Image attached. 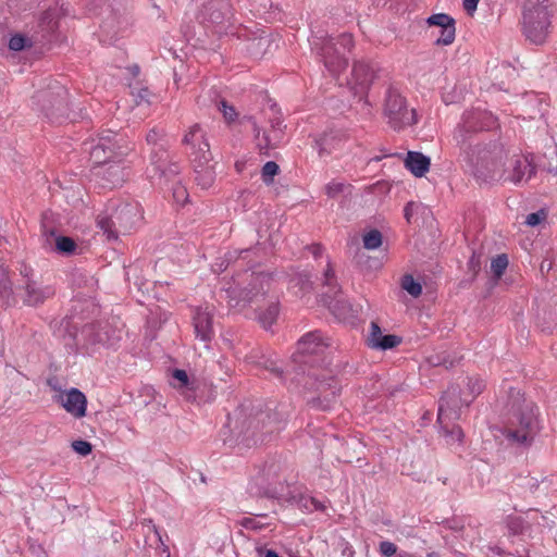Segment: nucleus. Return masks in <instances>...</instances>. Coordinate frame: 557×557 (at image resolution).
<instances>
[{
	"instance_id": "nucleus-50",
	"label": "nucleus",
	"mask_w": 557,
	"mask_h": 557,
	"mask_svg": "<svg viewBox=\"0 0 557 557\" xmlns=\"http://www.w3.org/2000/svg\"><path fill=\"white\" fill-rule=\"evenodd\" d=\"M164 132L163 129H159V128H152L148 132L147 136H146V140L149 145H158L159 143H161L164 138Z\"/></svg>"
},
{
	"instance_id": "nucleus-34",
	"label": "nucleus",
	"mask_w": 557,
	"mask_h": 557,
	"mask_svg": "<svg viewBox=\"0 0 557 557\" xmlns=\"http://www.w3.org/2000/svg\"><path fill=\"white\" fill-rule=\"evenodd\" d=\"M362 240L366 249L374 250L382 245V234L377 230H371L363 235Z\"/></svg>"
},
{
	"instance_id": "nucleus-38",
	"label": "nucleus",
	"mask_w": 557,
	"mask_h": 557,
	"mask_svg": "<svg viewBox=\"0 0 557 557\" xmlns=\"http://www.w3.org/2000/svg\"><path fill=\"white\" fill-rule=\"evenodd\" d=\"M350 186L339 181H331L325 186V193L330 198H335L344 194Z\"/></svg>"
},
{
	"instance_id": "nucleus-59",
	"label": "nucleus",
	"mask_w": 557,
	"mask_h": 557,
	"mask_svg": "<svg viewBox=\"0 0 557 557\" xmlns=\"http://www.w3.org/2000/svg\"><path fill=\"white\" fill-rule=\"evenodd\" d=\"M21 275L24 277V281L27 278H35L33 275V270L29 267L24 265L21 270Z\"/></svg>"
},
{
	"instance_id": "nucleus-63",
	"label": "nucleus",
	"mask_w": 557,
	"mask_h": 557,
	"mask_svg": "<svg viewBox=\"0 0 557 557\" xmlns=\"http://www.w3.org/2000/svg\"><path fill=\"white\" fill-rule=\"evenodd\" d=\"M253 132H255L256 136L258 137L260 134V129L257 124H253Z\"/></svg>"
},
{
	"instance_id": "nucleus-47",
	"label": "nucleus",
	"mask_w": 557,
	"mask_h": 557,
	"mask_svg": "<svg viewBox=\"0 0 557 557\" xmlns=\"http://www.w3.org/2000/svg\"><path fill=\"white\" fill-rule=\"evenodd\" d=\"M55 16L57 13L54 10H48L44 12L41 23L42 25L46 26L47 30H54V28L57 27Z\"/></svg>"
},
{
	"instance_id": "nucleus-2",
	"label": "nucleus",
	"mask_w": 557,
	"mask_h": 557,
	"mask_svg": "<svg viewBox=\"0 0 557 557\" xmlns=\"http://www.w3.org/2000/svg\"><path fill=\"white\" fill-rule=\"evenodd\" d=\"M143 220V210L138 202L112 201L98 214L97 226L108 239H117L120 235L131 233Z\"/></svg>"
},
{
	"instance_id": "nucleus-39",
	"label": "nucleus",
	"mask_w": 557,
	"mask_h": 557,
	"mask_svg": "<svg viewBox=\"0 0 557 557\" xmlns=\"http://www.w3.org/2000/svg\"><path fill=\"white\" fill-rule=\"evenodd\" d=\"M214 103H215L218 110L222 112V114L227 123L235 121V119L237 117V112L233 106H228L227 102L223 99H221L219 101L216 100V101H214Z\"/></svg>"
},
{
	"instance_id": "nucleus-30",
	"label": "nucleus",
	"mask_w": 557,
	"mask_h": 557,
	"mask_svg": "<svg viewBox=\"0 0 557 557\" xmlns=\"http://www.w3.org/2000/svg\"><path fill=\"white\" fill-rule=\"evenodd\" d=\"M278 311V304L271 302L267 309L259 312L258 320L264 329H270L275 323Z\"/></svg>"
},
{
	"instance_id": "nucleus-57",
	"label": "nucleus",
	"mask_w": 557,
	"mask_h": 557,
	"mask_svg": "<svg viewBox=\"0 0 557 557\" xmlns=\"http://www.w3.org/2000/svg\"><path fill=\"white\" fill-rule=\"evenodd\" d=\"M430 362L433 364V366H444L446 369H448L449 367L453 366V362L451 361H446L445 359L441 360L440 357H436V358H431L430 359Z\"/></svg>"
},
{
	"instance_id": "nucleus-21",
	"label": "nucleus",
	"mask_w": 557,
	"mask_h": 557,
	"mask_svg": "<svg viewBox=\"0 0 557 557\" xmlns=\"http://www.w3.org/2000/svg\"><path fill=\"white\" fill-rule=\"evenodd\" d=\"M508 172L505 174L504 182L520 184L528 182L534 173V166L531 161L523 156H513L507 163Z\"/></svg>"
},
{
	"instance_id": "nucleus-14",
	"label": "nucleus",
	"mask_w": 557,
	"mask_h": 557,
	"mask_svg": "<svg viewBox=\"0 0 557 557\" xmlns=\"http://www.w3.org/2000/svg\"><path fill=\"white\" fill-rule=\"evenodd\" d=\"M54 295L52 286L44 284L36 278H27L18 287L16 294L25 306L38 307Z\"/></svg>"
},
{
	"instance_id": "nucleus-26",
	"label": "nucleus",
	"mask_w": 557,
	"mask_h": 557,
	"mask_svg": "<svg viewBox=\"0 0 557 557\" xmlns=\"http://www.w3.org/2000/svg\"><path fill=\"white\" fill-rule=\"evenodd\" d=\"M0 298L7 307L17 305V296L13 289L9 270L4 264H0Z\"/></svg>"
},
{
	"instance_id": "nucleus-40",
	"label": "nucleus",
	"mask_w": 557,
	"mask_h": 557,
	"mask_svg": "<svg viewBox=\"0 0 557 557\" xmlns=\"http://www.w3.org/2000/svg\"><path fill=\"white\" fill-rule=\"evenodd\" d=\"M278 173V165L274 161H268L261 171L262 180L265 184H271L273 177Z\"/></svg>"
},
{
	"instance_id": "nucleus-22",
	"label": "nucleus",
	"mask_w": 557,
	"mask_h": 557,
	"mask_svg": "<svg viewBox=\"0 0 557 557\" xmlns=\"http://www.w3.org/2000/svg\"><path fill=\"white\" fill-rule=\"evenodd\" d=\"M61 406L74 418L81 419L86 416L87 399L77 388L73 387L58 396Z\"/></svg>"
},
{
	"instance_id": "nucleus-52",
	"label": "nucleus",
	"mask_w": 557,
	"mask_h": 557,
	"mask_svg": "<svg viewBox=\"0 0 557 557\" xmlns=\"http://www.w3.org/2000/svg\"><path fill=\"white\" fill-rule=\"evenodd\" d=\"M240 525L248 530H261L263 528V523H261L257 518L255 517H246L243 518L240 521Z\"/></svg>"
},
{
	"instance_id": "nucleus-3",
	"label": "nucleus",
	"mask_w": 557,
	"mask_h": 557,
	"mask_svg": "<svg viewBox=\"0 0 557 557\" xmlns=\"http://www.w3.org/2000/svg\"><path fill=\"white\" fill-rule=\"evenodd\" d=\"M515 398L511 410L512 414L505 431L506 437L517 444H529L537 430L535 406L527 401L519 391L510 389Z\"/></svg>"
},
{
	"instance_id": "nucleus-9",
	"label": "nucleus",
	"mask_w": 557,
	"mask_h": 557,
	"mask_svg": "<svg viewBox=\"0 0 557 557\" xmlns=\"http://www.w3.org/2000/svg\"><path fill=\"white\" fill-rule=\"evenodd\" d=\"M460 403L456 388H448L440 400L437 422L449 445L460 444L463 438V432L459 425L454 424L450 428V422L458 420L460 417Z\"/></svg>"
},
{
	"instance_id": "nucleus-58",
	"label": "nucleus",
	"mask_w": 557,
	"mask_h": 557,
	"mask_svg": "<svg viewBox=\"0 0 557 557\" xmlns=\"http://www.w3.org/2000/svg\"><path fill=\"white\" fill-rule=\"evenodd\" d=\"M413 207H414V203L409 202L406 205V207L404 209V214H405V219L407 220V222H410V220H411Z\"/></svg>"
},
{
	"instance_id": "nucleus-1",
	"label": "nucleus",
	"mask_w": 557,
	"mask_h": 557,
	"mask_svg": "<svg viewBox=\"0 0 557 557\" xmlns=\"http://www.w3.org/2000/svg\"><path fill=\"white\" fill-rule=\"evenodd\" d=\"M461 161L473 176L483 183L504 182L508 172V151L500 143L468 144L461 147Z\"/></svg>"
},
{
	"instance_id": "nucleus-31",
	"label": "nucleus",
	"mask_w": 557,
	"mask_h": 557,
	"mask_svg": "<svg viewBox=\"0 0 557 557\" xmlns=\"http://www.w3.org/2000/svg\"><path fill=\"white\" fill-rule=\"evenodd\" d=\"M131 96L137 107L151 103L152 94L147 87L131 86Z\"/></svg>"
},
{
	"instance_id": "nucleus-4",
	"label": "nucleus",
	"mask_w": 557,
	"mask_h": 557,
	"mask_svg": "<svg viewBox=\"0 0 557 557\" xmlns=\"http://www.w3.org/2000/svg\"><path fill=\"white\" fill-rule=\"evenodd\" d=\"M301 382L306 401L312 408L329 410L336 400L339 387L332 375L320 374L318 369L311 368Z\"/></svg>"
},
{
	"instance_id": "nucleus-13",
	"label": "nucleus",
	"mask_w": 557,
	"mask_h": 557,
	"mask_svg": "<svg viewBox=\"0 0 557 557\" xmlns=\"http://www.w3.org/2000/svg\"><path fill=\"white\" fill-rule=\"evenodd\" d=\"M91 174L104 188H114L122 185L127 176L124 160H113L103 164H94Z\"/></svg>"
},
{
	"instance_id": "nucleus-12",
	"label": "nucleus",
	"mask_w": 557,
	"mask_h": 557,
	"mask_svg": "<svg viewBox=\"0 0 557 557\" xmlns=\"http://www.w3.org/2000/svg\"><path fill=\"white\" fill-rule=\"evenodd\" d=\"M183 144L190 147L193 162L197 163V166H202L212 160L206 132L199 124H195L189 128L183 138Z\"/></svg>"
},
{
	"instance_id": "nucleus-32",
	"label": "nucleus",
	"mask_w": 557,
	"mask_h": 557,
	"mask_svg": "<svg viewBox=\"0 0 557 557\" xmlns=\"http://www.w3.org/2000/svg\"><path fill=\"white\" fill-rule=\"evenodd\" d=\"M484 387H485V384H484L483 380H481L479 377H471V379H469L468 389H469L472 398L471 399H467V398L461 399L460 395L458 394V399L461 400L460 406L463 405V404L466 406H468L475 396H478L479 394L482 393ZM450 388H455V386H451ZM456 389H458V388L456 387ZM457 392L459 393V391H457Z\"/></svg>"
},
{
	"instance_id": "nucleus-17",
	"label": "nucleus",
	"mask_w": 557,
	"mask_h": 557,
	"mask_svg": "<svg viewBox=\"0 0 557 557\" xmlns=\"http://www.w3.org/2000/svg\"><path fill=\"white\" fill-rule=\"evenodd\" d=\"M281 429V422L277 421L276 417L269 412H260L256 417L248 420L247 431L245 437L257 443L263 441V434H271Z\"/></svg>"
},
{
	"instance_id": "nucleus-54",
	"label": "nucleus",
	"mask_w": 557,
	"mask_h": 557,
	"mask_svg": "<svg viewBox=\"0 0 557 557\" xmlns=\"http://www.w3.org/2000/svg\"><path fill=\"white\" fill-rule=\"evenodd\" d=\"M302 506L310 511L313 510H324L325 506L318 499L310 497V498H304L302 499Z\"/></svg>"
},
{
	"instance_id": "nucleus-42",
	"label": "nucleus",
	"mask_w": 557,
	"mask_h": 557,
	"mask_svg": "<svg viewBox=\"0 0 557 557\" xmlns=\"http://www.w3.org/2000/svg\"><path fill=\"white\" fill-rule=\"evenodd\" d=\"M324 284L331 288V294H325L327 297L332 298L338 292V287L335 282L334 271L330 264H327L326 270L324 271Z\"/></svg>"
},
{
	"instance_id": "nucleus-6",
	"label": "nucleus",
	"mask_w": 557,
	"mask_h": 557,
	"mask_svg": "<svg viewBox=\"0 0 557 557\" xmlns=\"http://www.w3.org/2000/svg\"><path fill=\"white\" fill-rule=\"evenodd\" d=\"M271 277L264 273H248L234 280L230 286L222 289L230 299L231 306H237L240 301H253L270 290Z\"/></svg>"
},
{
	"instance_id": "nucleus-33",
	"label": "nucleus",
	"mask_w": 557,
	"mask_h": 557,
	"mask_svg": "<svg viewBox=\"0 0 557 557\" xmlns=\"http://www.w3.org/2000/svg\"><path fill=\"white\" fill-rule=\"evenodd\" d=\"M401 288L414 298L422 294V285L417 282L411 274H406L403 276Z\"/></svg>"
},
{
	"instance_id": "nucleus-15",
	"label": "nucleus",
	"mask_w": 557,
	"mask_h": 557,
	"mask_svg": "<svg viewBox=\"0 0 557 557\" xmlns=\"http://www.w3.org/2000/svg\"><path fill=\"white\" fill-rule=\"evenodd\" d=\"M327 347V338L321 332H309L298 341L295 358L300 363H309L311 357L323 355Z\"/></svg>"
},
{
	"instance_id": "nucleus-45",
	"label": "nucleus",
	"mask_w": 557,
	"mask_h": 557,
	"mask_svg": "<svg viewBox=\"0 0 557 557\" xmlns=\"http://www.w3.org/2000/svg\"><path fill=\"white\" fill-rule=\"evenodd\" d=\"M547 218V212L541 209L536 212L530 213L525 218V224L529 226H536Z\"/></svg>"
},
{
	"instance_id": "nucleus-56",
	"label": "nucleus",
	"mask_w": 557,
	"mask_h": 557,
	"mask_svg": "<svg viewBox=\"0 0 557 557\" xmlns=\"http://www.w3.org/2000/svg\"><path fill=\"white\" fill-rule=\"evenodd\" d=\"M553 268H554V262L552 260H544L541 263L540 270H541V273L544 274V273L550 272L553 270Z\"/></svg>"
},
{
	"instance_id": "nucleus-37",
	"label": "nucleus",
	"mask_w": 557,
	"mask_h": 557,
	"mask_svg": "<svg viewBox=\"0 0 557 557\" xmlns=\"http://www.w3.org/2000/svg\"><path fill=\"white\" fill-rule=\"evenodd\" d=\"M55 247L59 252L71 255L76 249V244L71 237L58 236L55 238Z\"/></svg>"
},
{
	"instance_id": "nucleus-18",
	"label": "nucleus",
	"mask_w": 557,
	"mask_h": 557,
	"mask_svg": "<svg viewBox=\"0 0 557 557\" xmlns=\"http://www.w3.org/2000/svg\"><path fill=\"white\" fill-rule=\"evenodd\" d=\"M497 126V119L486 110H471L463 114L462 129L460 136L462 137V147H466V137L462 132H475L480 129H492Z\"/></svg>"
},
{
	"instance_id": "nucleus-53",
	"label": "nucleus",
	"mask_w": 557,
	"mask_h": 557,
	"mask_svg": "<svg viewBox=\"0 0 557 557\" xmlns=\"http://www.w3.org/2000/svg\"><path fill=\"white\" fill-rule=\"evenodd\" d=\"M26 45V38L22 35H14L9 40V48L13 51H20L24 49Z\"/></svg>"
},
{
	"instance_id": "nucleus-55",
	"label": "nucleus",
	"mask_w": 557,
	"mask_h": 557,
	"mask_svg": "<svg viewBox=\"0 0 557 557\" xmlns=\"http://www.w3.org/2000/svg\"><path fill=\"white\" fill-rule=\"evenodd\" d=\"M480 0H463V9L469 13L472 14L476 8Z\"/></svg>"
},
{
	"instance_id": "nucleus-43",
	"label": "nucleus",
	"mask_w": 557,
	"mask_h": 557,
	"mask_svg": "<svg viewBox=\"0 0 557 557\" xmlns=\"http://www.w3.org/2000/svg\"><path fill=\"white\" fill-rule=\"evenodd\" d=\"M399 343L400 339L396 335H383L381 341L375 343L376 346L374 348L386 350L396 347Z\"/></svg>"
},
{
	"instance_id": "nucleus-61",
	"label": "nucleus",
	"mask_w": 557,
	"mask_h": 557,
	"mask_svg": "<svg viewBox=\"0 0 557 557\" xmlns=\"http://www.w3.org/2000/svg\"><path fill=\"white\" fill-rule=\"evenodd\" d=\"M272 373H274L275 375L280 376L281 375V371H280V368L276 367L273 362H271V366L268 368Z\"/></svg>"
},
{
	"instance_id": "nucleus-19",
	"label": "nucleus",
	"mask_w": 557,
	"mask_h": 557,
	"mask_svg": "<svg viewBox=\"0 0 557 557\" xmlns=\"http://www.w3.org/2000/svg\"><path fill=\"white\" fill-rule=\"evenodd\" d=\"M376 77V67L368 61L359 60L352 65L349 84L356 94L366 92Z\"/></svg>"
},
{
	"instance_id": "nucleus-29",
	"label": "nucleus",
	"mask_w": 557,
	"mask_h": 557,
	"mask_svg": "<svg viewBox=\"0 0 557 557\" xmlns=\"http://www.w3.org/2000/svg\"><path fill=\"white\" fill-rule=\"evenodd\" d=\"M198 164L195 163V172H196V182L197 184L202 188L207 189L211 187L215 181V172L212 165H209V163L197 166Z\"/></svg>"
},
{
	"instance_id": "nucleus-51",
	"label": "nucleus",
	"mask_w": 557,
	"mask_h": 557,
	"mask_svg": "<svg viewBox=\"0 0 557 557\" xmlns=\"http://www.w3.org/2000/svg\"><path fill=\"white\" fill-rule=\"evenodd\" d=\"M379 550L381 555L391 557L397 553V546L393 542L383 541L380 543Z\"/></svg>"
},
{
	"instance_id": "nucleus-62",
	"label": "nucleus",
	"mask_w": 557,
	"mask_h": 557,
	"mask_svg": "<svg viewBox=\"0 0 557 557\" xmlns=\"http://www.w3.org/2000/svg\"><path fill=\"white\" fill-rule=\"evenodd\" d=\"M149 529L153 530L156 536L158 537L159 541H161V535L160 533L158 532L156 525H148Z\"/></svg>"
},
{
	"instance_id": "nucleus-28",
	"label": "nucleus",
	"mask_w": 557,
	"mask_h": 557,
	"mask_svg": "<svg viewBox=\"0 0 557 557\" xmlns=\"http://www.w3.org/2000/svg\"><path fill=\"white\" fill-rule=\"evenodd\" d=\"M341 143L342 138L334 132L324 134L321 138L315 140L320 156L329 154L333 150L338 149Z\"/></svg>"
},
{
	"instance_id": "nucleus-48",
	"label": "nucleus",
	"mask_w": 557,
	"mask_h": 557,
	"mask_svg": "<svg viewBox=\"0 0 557 557\" xmlns=\"http://www.w3.org/2000/svg\"><path fill=\"white\" fill-rule=\"evenodd\" d=\"M173 198L177 203L184 205L188 200L187 189L183 185H175L173 187Z\"/></svg>"
},
{
	"instance_id": "nucleus-44",
	"label": "nucleus",
	"mask_w": 557,
	"mask_h": 557,
	"mask_svg": "<svg viewBox=\"0 0 557 557\" xmlns=\"http://www.w3.org/2000/svg\"><path fill=\"white\" fill-rule=\"evenodd\" d=\"M71 446L75 453H77L82 456H87L92 450L91 444L89 442L83 441V440L72 442Z\"/></svg>"
},
{
	"instance_id": "nucleus-25",
	"label": "nucleus",
	"mask_w": 557,
	"mask_h": 557,
	"mask_svg": "<svg viewBox=\"0 0 557 557\" xmlns=\"http://www.w3.org/2000/svg\"><path fill=\"white\" fill-rule=\"evenodd\" d=\"M431 160L418 151H409L405 159V166L416 176L422 177L429 171Z\"/></svg>"
},
{
	"instance_id": "nucleus-8",
	"label": "nucleus",
	"mask_w": 557,
	"mask_h": 557,
	"mask_svg": "<svg viewBox=\"0 0 557 557\" xmlns=\"http://www.w3.org/2000/svg\"><path fill=\"white\" fill-rule=\"evenodd\" d=\"M383 116L387 125L396 132L417 123L416 111L408 108L406 98L394 86H389L385 92Z\"/></svg>"
},
{
	"instance_id": "nucleus-23",
	"label": "nucleus",
	"mask_w": 557,
	"mask_h": 557,
	"mask_svg": "<svg viewBox=\"0 0 557 557\" xmlns=\"http://www.w3.org/2000/svg\"><path fill=\"white\" fill-rule=\"evenodd\" d=\"M426 23L430 26L441 27L436 45L448 46L454 42L456 37L455 20L446 13H437L431 15Z\"/></svg>"
},
{
	"instance_id": "nucleus-49",
	"label": "nucleus",
	"mask_w": 557,
	"mask_h": 557,
	"mask_svg": "<svg viewBox=\"0 0 557 557\" xmlns=\"http://www.w3.org/2000/svg\"><path fill=\"white\" fill-rule=\"evenodd\" d=\"M383 337V334H382V331H381V327L379 326L377 323L375 322H371V325H370V336H369V344L371 347H375V343L381 341V338Z\"/></svg>"
},
{
	"instance_id": "nucleus-27",
	"label": "nucleus",
	"mask_w": 557,
	"mask_h": 557,
	"mask_svg": "<svg viewBox=\"0 0 557 557\" xmlns=\"http://www.w3.org/2000/svg\"><path fill=\"white\" fill-rule=\"evenodd\" d=\"M164 152L161 153L160 157H158V153L156 152L152 156V162H151V169H148V175L151 180L156 178L157 176L162 177L166 174H177L178 173V165L173 163L170 164L169 168H165V162L168 161V156L163 159Z\"/></svg>"
},
{
	"instance_id": "nucleus-5",
	"label": "nucleus",
	"mask_w": 557,
	"mask_h": 557,
	"mask_svg": "<svg viewBox=\"0 0 557 557\" xmlns=\"http://www.w3.org/2000/svg\"><path fill=\"white\" fill-rule=\"evenodd\" d=\"M310 44L312 50L321 57L325 69L332 76H336L347 65V60L336 46L339 45L343 50L350 51L354 47V38L350 34L345 33L337 38L335 44L327 36L314 34L311 37Z\"/></svg>"
},
{
	"instance_id": "nucleus-36",
	"label": "nucleus",
	"mask_w": 557,
	"mask_h": 557,
	"mask_svg": "<svg viewBox=\"0 0 557 557\" xmlns=\"http://www.w3.org/2000/svg\"><path fill=\"white\" fill-rule=\"evenodd\" d=\"M508 267V258L505 253L498 255L491 262V270L496 278H500Z\"/></svg>"
},
{
	"instance_id": "nucleus-46",
	"label": "nucleus",
	"mask_w": 557,
	"mask_h": 557,
	"mask_svg": "<svg viewBox=\"0 0 557 557\" xmlns=\"http://www.w3.org/2000/svg\"><path fill=\"white\" fill-rule=\"evenodd\" d=\"M507 525L512 534H520L523 532L524 521L520 517H509L507 520Z\"/></svg>"
},
{
	"instance_id": "nucleus-41",
	"label": "nucleus",
	"mask_w": 557,
	"mask_h": 557,
	"mask_svg": "<svg viewBox=\"0 0 557 557\" xmlns=\"http://www.w3.org/2000/svg\"><path fill=\"white\" fill-rule=\"evenodd\" d=\"M248 491L252 496H257V497L264 496V497H269V498H274L277 496V492L274 488H270V487L260 488L258 486L257 482L250 483Z\"/></svg>"
},
{
	"instance_id": "nucleus-16",
	"label": "nucleus",
	"mask_w": 557,
	"mask_h": 557,
	"mask_svg": "<svg viewBox=\"0 0 557 557\" xmlns=\"http://www.w3.org/2000/svg\"><path fill=\"white\" fill-rule=\"evenodd\" d=\"M199 20L206 26H213L221 32L231 17V7L226 0H211L203 5Z\"/></svg>"
},
{
	"instance_id": "nucleus-60",
	"label": "nucleus",
	"mask_w": 557,
	"mask_h": 557,
	"mask_svg": "<svg viewBox=\"0 0 557 557\" xmlns=\"http://www.w3.org/2000/svg\"><path fill=\"white\" fill-rule=\"evenodd\" d=\"M198 104L201 107L208 106V97L207 95H200L197 100Z\"/></svg>"
},
{
	"instance_id": "nucleus-35",
	"label": "nucleus",
	"mask_w": 557,
	"mask_h": 557,
	"mask_svg": "<svg viewBox=\"0 0 557 557\" xmlns=\"http://www.w3.org/2000/svg\"><path fill=\"white\" fill-rule=\"evenodd\" d=\"M329 306H330L331 310L333 311V313L338 319L346 320L349 317H352V308L347 302L336 300L334 304L330 302Z\"/></svg>"
},
{
	"instance_id": "nucleus-24",
	"label": "nucleus",
	"mask_w": 557,
	"mask_h": 557,
	"mask_svg": "<svg viewBox=\"0 0 557 557\" xmlns=\"http://www.w3.org/2000/svg\"><path fill=\"white\" fill-rule=\"evenodd\" d=\"M171 385L188 401L196 399V381L190 380L185 370L176 369L172 373Z\"/></svg>"
},
{
	"instance_id": "nucleus-20",
	"label": "nucleus",
	"mask_w": 557,
	"mask_h": 557,
	"mask_svg": "<svg viewBox=\"0 0 557 557\" xmlns=\"http://www.w3.org/2000/svg\"><path fill=\"white\" fill-rule=\"evenodd\" d=\"M193 324L196 338L206 344L210 343L214 337L213 308L198 307L194 313Z\"/></svg>"
},
{
	"instance_id": "nucleus-7",
	"label": "nucleus",
	"mask_w": 557,
	"mask_h": 557,
	"mask_svg": "<svg viewBox=\"0 0 557 557\" xmlns=\"http://www.w3.org/2000/svg\"><path fill=\"white\" fill-rule=\"evenodd\" d=\"M32 100L33 106L51 122H61L67 117V91L58 82L37 90Z\"/></svg>"
},
{
	"instance_id": "nucleus-64",
	"label": "nucleus",
	"mask_w": 557,
	"mask_h": 557,
	"mask_svg": "<svg viewBox=\"0 0 557 557\" xmlns=\"http://www.w3.org/2000/svg\"><path fill=\"white\" fill-rule=\"evenodd\" d=\"M267 42H268V40H267V39L260 38V39L258 40L257 45H258V46H261V45L267 44Z\"/></svg>"
},
{
	"instance_id": "nucleus-10",
	"label": "nucleus",
	"mask_w": 557,
	"mask_h": 557,
	"mask_svg": "<svg viewBox=\"0 0 557 557\" xmlns=\"http://www.w3.org/2000/svg\"><path fill=\"white\" fill-rule=\"evenodd\" d=\"M132 150L126 139L116 133H102L90 149V160L94 164H103L113 160H124Z\"/></svg>"
},
{
	"instance_id": "nucleus-11",
	"label": "nucleus",
	"mask_w": 557,
	"mask_h": 557,
	"mask_svg": "<svg viewBox=\"0 0 557 557\" xmlns=\"http://www.w3.org/2000/svg\"><path fill=\"white\" fill-rule=\"evenodd\" d=\"M550 15L543 4L525 8L523 12V33L531 42L541 45L545 41Z\"/></svg>"
}]
</instances>
